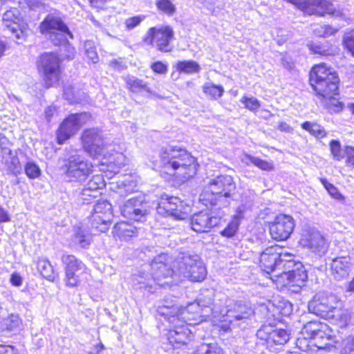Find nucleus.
<instances>
[{
  "mask_svg": "<svg viewBox=\"0 0 354 354\" xmlns=\"http://www.w3.org/2000/svg\"><path fill=\"white\" fill-rule=\"evenodd\" d=\"M157 166L160 171L185 182L194 177L198 169L196 159L186 150L176 146L162 147Z\"/></svg>",
  "mask_w": 354,
  "mask_h": 354,
  "instance_id": "1",
  "label": "nucleus"
},
{
  "mask_svg": "<svg viewBox=\"0 0 354 354\" xmlns=\"http://www.w3.org/2000/svg\"><path fill=\"white\" fill-rule=\"evenodd\" d=\"M234 178L229 175H220L211 179L200 195V201L205 206L218 209L230 205L236 189Z\"/></svg>",
  "mask_w": 354,
  "mask_h": 354,
  "instance_id": "2",
  "label": "nucleus"
},
{
  "mask_svg": "<svg viewBox=\"0 0 354 354\" xmlns=\"http://www.w3.org/2000/svg\"><path fill=\"white\" fill-rule=\"evenodd\" d=\"M84 149L91 156L97 158L102 156V165H107L109 169L114 173L125 165L124 156L119 152H114L107 156V147L104 145L101 132L97 129H86L82 136Z\"/></svg>",
  "mask_w": 354,
  "mask_h": 354,
  "instance_id": "3",
  "label": "nucleus"
},
{
  "mask_svg": "<svg viewBox=\"0 0 354 354\" xmlns=\"http://www.w3.org/2000/svg\"><path fill=\"white\" fill-rule=\"evenodd\" d=\"M166 260L167 256L164 254L155 257L148 266L152 270L151 276L144 272L135 274L133 279V286L149 293L154 292L157 286H164L165 283H160V279L172 276L175 272L166 264Z\"/></svg>",
  "mask_w": 354,
  "mask_h": 354,
  "instance_id": "4",
  "label": "nucleus"
},
{
  "mask_svg": "<svg viewBox=\"0 0 354 354\" xmlns=\"http://www.w3.org/2000/svg\"><path fill=\"white\" fill-rule=\"evenodd\" d=\"M309 82L316 93L324 98L338 94L339 77L336 73L327 68L324 63L312 68Z\"/></svg>",
  "mask_w": 354,
  "mask_h": 354,
  "instance_id": "5",
  "label": "nucleus"
},
{
  "mask_svg": "<svg viewBox=\"0 0 354 354\" xmlns=\"http://www.w3.org/2000/svg\"><path fill=\"white\" fill-rule=\"evenodd\" d=\"M158 312L173 325L172 328L168 330L167 335L169 344L174 347L186 344L193 338L194 335L191 330L187 324H185L186 323L179 318H176L175 315H171L166 306L160 307Z\"/></svg>",
  "mask_w": 354,
  "mask_h": 354,
  "instance_id": "6",
  "label": "nucleus"
},
{
  "mask_svg": "<svg viewBox=\"0 0 354 354\" xmlns=\"http://www.w3.org/2000/svg\"><path fill=\"white\" fill-rule=\"evenodd\" d=\"M286 266L288 270L274 274L273 281L281 286L293 287L292 291L298 292L308 279L306 270L300 262L288 261Z\"/></svg>",
  "mask_w": 354,
  "mask_h": 354,
  "instance_id": "7",
  "label": "nucleus"
},
{
  "mask_svg": "<svg viewBox=\"0 0 354 354\" xmlns=\"http://www.w3.org/2000/svg\"><path fill=\"white\" fill-rule=\"evenodd\" d=\"M308 15L324 16L329 15L342 17L344 14L337 9L330 0H285Z\"/></svg>",
  "mask_w": 354,
  "mask_h": 354,
  "instance_id": "8",
  "label": "nucleus"
},
{
  "mask_svg": "<svg viewBox=\"0 0 354 354\" xmlns=\"http://www.w3.org/2000/svg\"><path fill=\"white\" fill-rule=\"evenodd\" d=\"M64 167L66 177L71 182H83L93 171V164L84 156L77 153L70 155Z\"/></svg>",
  "mask_w": 354,
  "mask_h": 354,
  "instance_id": "9",
  "label": "nucleus"
},
{
  "mask_svg": "<svg viewBox=\"0 0 354 354\" xmlns=\"http://www.w3.org/2000/svg\"><path fill=\"white\" fill-rule=\"evenodd\" d=\"M40 32L54 45H61L66 42V36L73 38L68 26L59 17L48 15L39 26Z\"/></svg>",
  "mask_w": 354,
  "mask_h": 354,
  "instance_id": "10",
  "label": "nucleus"
},
{
  "mask_svg": "<svg viewBox=\"0 0 354 354\" xmlns=\"http://www.w3.org/2000/svg\"><path fill=\"white\" fill-rule=\"evenodd\" d=\"M174 32L169 26L161 28L152 27L147 32L144 41L148 45H151L158 50L162 53L172 51L173 46L171 44L174 39Z\"/></svg>",
  "mask_w": 354,
  "mask_h": 354,
  "instance_id": "11",
  "label": "nucleus"
},
{
  "mask_svg": "<svg viewBox=\"0 0 354 354\" xmlns=\"http://www.w3.org/2000/svg\"><path fill=\"white\" fill-rule=\"evenodd\" d=\"M122 215L130 220L144 222L150 212L149 202L142 195H139L127 200L120 206Z\"/></svg>",
  "mask_w": 354,
  "mask_h": 354,
  "instance_id": "12",
  "label": "nucleus"
},
{
  "mask_svg": "<svg viewBox=\"0 0 354 354\" xmlns=\"http://www.w3.org/2000/svg\"><path fill=\"white\" fill-rule=\"evenodd\" d=\"M212 304V300L209 299L207 302L202 303L194 301L189 303L187 306L179 307L177 305H172L171 307L166 306L169 308L171 315H175L176 318H179L187 324H195V322L201 320V309L203 307H209Z\"/></svg>",
  "mask_w": 354,
  "mask_h": 354,
  "instance_id": "13",
  "label": "nucleus"
},
{
  "mask_svg": "<svg viewBox=\"0 0 354 354\" xmlns=\"http://www.w3.org/2000/svg\"><path fill=\"white\" fill-rule=\"evenodd\" d=\"M190 211V206L176 196L162 199L157 207V212L160 214L170 216L178 220L185 219Z\"/></svg>",
  "mask_w": 354,
  "mask_h": 354,
  "instance_id": "14",
  "label": "nucleus"
},
{
  "mask_svg": "<svg viewBox=\"0 0 354 354\" xmlns=\"http://www.w3.org/2000/svg\"><path fill=\"white\" fill-rule=\"evenodd\" d=\"M290 255L283 253L282 249L277 245L270 246L265 249L260 255V267L268 274H272L270 278L274 279L273 275L281 272L280 263L278 260H286Z\"/></svg>",
  "mask_w": 354,
  "mask_h": 354,
  "instance_id": "15",
  "label": "nucleus"
},
{
  "mask_svg": "<svg viewBox=\"0 0 354 354\" xmlns=\"http://www.w3.org/2000/svg\"><path fill=\"white\" fill-rule=\"evenodd\" d=\"M61 261L64 267L65 285L71 288L77 286L80 283V274L86 270V266L73 254H63Z\"/></svg>",
  "mask_w": 354,
  "mask_h": 354,
  "instance_id": "16",
  "label": "nucleus"
},
{
  "mask_svg": "<svg viewBox=\"0 0 354 354\" xmlns=\"http://www.w3.org/2000/svg\"><path fill=\"white\" fill-rule=\"evenodd\" d=\"M87 113H74L66 118L57 131V140L59 145L75 135L80 128L90 118Z\"/></svg>",
  "mask_w": 354,
  "mask_h": 354,
  "instance_id": "17",
  "label": "nucleus"
},
{
  "mask_svg": "<svg viewBox=\"0 0 354 354\" xmlns=\"http://www.w3.org/2000/svg\"><path fill=\"white\" fill-rule=\"evenodd\" d=\"M59 58L54 53H44L41 55L38 68L42 70L44 82L47 87L55 86L59 80Z\"/></svg>",
  "mask_w": 354,
  "mask_h": 354,
  "instance_id": "18",
  "label": "nucleus"
},
{
  "mask_svg": "<svg viewBox=\"0 0 354 354\" xmlns=\"http://www.w3.org/2000/svg\"><path fill=\"white\" fill-rule=\"evenodd\" d=\"M341 301L334 295L309 303L308 309L318 316L330 319L339 315Z\"/></svg>",
  "mask_w": 354,
  "mask_h": 354,
  "instance_id": "19",
  "label": "nucleus"
},
{
  "mask_svg": "<svg viewBox=\"0 0 354 354\" xmlns=\"http://www.w3.org/2000/svg\"><path fill=\"white\" fill-rule=\"evenodd\" d=\"M113 218L112 205L106 200L99 201L95 205L91 216L93 227L104 232Z\"/></svg>",
  "mask_w": 354,
  "mask_h": 354,
  "instance_id": "20",
  "label": "nucleus"
},
{
  "mask_svg": "<svg viewBox=\"0 0 354 354\" xmlns=\"http://www.w3.org/2000/svg\"><path fill=\"white\" fill-rule=\"evenodd\" d=\"M295 227L293 218L287 214H279L270 225V233L273 239L284 241L290 237Z\"/></svg>",
  "mask_w": 354,
  "mask_h": 354,
  "instance_id": "21",
  "label": "nucleus"
},
{
  "mask_svg": "<svg viewBox=\"0 0 354 354\" xmlns=\"http://www.w3.org/2000/svg\"><path fill=\"white\" fill-rule=\"evenodd\" d=\"M253 313L252 308L245 303L230 301L223 315L224 321L231 324H236L238 322L248 319Z\"/></svg>",
  "mask_w": 354,
  "mask_h": 354,
  "instance_id": "22",
  "label": "nucleus"
},
{
  "mask_svg": "<svg viewBox=\"0 0 354 354\" xmlns=\"http://www.w3.org/2000/svg\"><path fill=\"white\" fill-rule=\"evenodd\" d=\"M299 243L302 247L319 254H324L327 251L325 239L316 230L304 231Z\"/></svg>",
  "mask_w": 354,
  "mask_h": 354,
  "instance_id": "23",
  "label": "nucleus"
},
{
  "mask_svg": "<svg viewBox=\"0 0 354 354\" xmlns=\"http://www.w3.org/2000/svg\"><path fill=\"white\" fill-rule=\"evenodd\" d=\"M257 337L268 347L273 344L283 345L289 339V334L284 329H274L271 326H263L257 332Z\"/></svg>",
  "mask_w": 354,
  "mask_h": 354,
  "instance_id": "24",
  "label": "nucleus"
},
{
  "mask_svg": "<svg viewBox=\"0 0 354 354\" xmlns=\"http://www.w3.org/2000/svg\"><path fill=\"white\" fill-rule=\"evenodd\" d=\"M221 216H212L207 212L195 214L190 219L192 229L196 232H207L220 223Z\"/></svg>",
  "mask_w": 354,
  "mask_h": 354,
  "instance_id": "25",
  "label": "nucleus"
},
{
  "mask_svg": "<svg viewBox=\"0 0 354 354\" xmlns=\"http://www.w3.org/2000/svg\"><path fill=\"white\" fill-rule=\"evenodd\" d=\"M20 12L17 8H11L3 15V25L17 40H24L26 37L24 31L20 28Z\"/></svg>",
  "mask_w": 354,
  "mask_h": 354,
  "instance_id": "26",
  "label": "nucleus"
},
{
  "mask_svg": "<svg viewBox=\"0 0 354 354\" xmlns=\"http://www.w3.org/2000/svg\"><path fill=\"white\" fill-rule=\"evenodd\" d=\"M353 268V263L348 256L338 257L330 263L331 274L337 280H342L348 277Z\"/></svg>",
  "mask_w": 354,
  "mask_h": 354,
  "instance_id": "27",
  "label": "nucleus"
},
{
  "mask_svg": "<svg viewBox=\"0 0 354 354\" xmlns=\"http://www.w3.org/2000/svg\"><path fill=\"white\" fill-rule=\"evenodd\" d=\"M200 261L201 259L198 255L189 252H182L177 258L178 266L176 272L183 276Z\"/></svg>",
  "mask_w": 354,
  "mask_h": 354,
  "instance_id": "28",
  "label": "nucleus"
},
{
  "mask_svg": "<svg viewBox=\"0 0 354 354\" xmlns=\"http://www.w3.org/2000/svg\"><path fill=\"white\" fill-rule=\"evenodd\" d=\"M304 331L310 335V337L315 340V345L319 349H330L333 346L330 340L327 337L328 342L322 344L319 342V339L323 338L324 332L320 329V325L317 322H310L304 325Z\"/></svg>",
  "mask_w": 354,
  "mask_h": 354,
  "instance_id": "29",
  "label": "nucleus"
},
{
  "mask_svg": "<svg viewBox=\"0 0 354 354\" xmlns=\"http://www.w3.org/2000/svg\"><path fill=\"white\" fill-rule=\"evenodd\" d=\"M250 207V204L248 205L243 204L239 205L236 209V214L234 216L233 220L228 223L227 227L221 231V235L229 238L233 236L239 228L240 220L243 217L244 212Z\"/></svg>",
  "mask_w": 354,
  "mask_h": 354,
  "instance_id": "30",
  "label": "nucleus"
},
{
  "mask_svg": "<svg viewBox=\"0 0 354 354\" xmlns=\"http://www.w3.org/2000/svg\"><path fill=\"white\" fill-rule=\"evenodd\" d=\"M137 232L136 227L124 221L116 223L113 229L114 236L124 240L137 235Z\"/></svg>",
  "mask_w": 354,
  "mask_h": 354,
  "instance_id": "31",
  "label": "nucleus"
},
{
  "mask_svg": "<svg viewBox=\"0 0 354 354\" xmlns=\"http://www.w3.org/2000/svg\"><path fill=\"white\" fill-rule=\"evenodd\" d=\"M92 236L90 231L84 227L75 226L73 241L82 248H87L91 243Z\"/></svg>",
  "mask_w": 354,
  "mask_h": 354,
  "instance_id": "32",
  "label": "nucleus"
},
{
  "mask_svg": "<svg viewBox=\"0 0 354 354\" xmlns=\"http://www.w3.org/2000/svg\"><path fill=\"white\" fill-rule=\"evenodd\" d=\"M3 158L8 169L12 173L17 174L21 171L19 160L16 156H12V151L7 148L2 149Z\"/></svg>",
  "mask_w": 354,
  "mask_h": 354,
  "instance_id": "33",
  "label": "nucleus"
},
{
  "mask_svg": "<svg viewBox=\"0 0 354 354\" xmlns=\"http://www.w3.org/2000/svg\"><path fill=\"white\" fill-rule=\"evenodd\" d=\"M137 176L134 174H125L122 179L117 182L119 192L122 194L123 191L126 192H132L138 185Z\"/></svg>",
  "mask_w": 354,
  "mask_h": 354,
  "instance_id": "34",
  "label": "nucleus"
},
{
  "mask_svg": "<svg viewBox=\"0 0 354 354\" xmlns=\"http://www.w3.org/2000/svg\"><path fill=\"white\" fill-rule=\"evenodd\" d=\"M37 270L44 278L48 281H53L57 277L53 266L46 259H40L37 261Z\"/></svg>",
  "mask_w": 354,
  "mask_h": 354,
  "instance_id": "35",
  "label": "nucleus"
},
{
  "mask_svg": "<svg viewBox=\"0 0 354 354\" xmlns=\"http://www.w3.org/2000/svg\"><path fill=\"white\" fill-rule=\"evenodd\" d=\"M206 275V268L202 261H200L183 277L193 281H201L205 279Z\"/></svg>",
  "mask_w": 354,
  "mask_h": 354,
  "instance_id": "36",
  "label": "nucleus"
},
{
  "mask_svg": "<svg viewBox=\"0 0 354 354\" xmlns=\"http://www.w3.org/2000/svg\"><path fill=\"white\" fill-rule=\"evenodd\" d=\"M203 91L210 99L217 100L223 95L224 88L221 85H216L211 82H206L203 86Z\"/></svg>",
  "mask_w": 354,
  "mask_h": 354,
  "instance_id": "37",
  "label": "nucleus"
},
{
  "mask_svg": "<svg viewBox=\"0 0 354 354\" xmlns=\"http://www.w3.org/2000/svg\"><path fill=\"white\" fill-rule=\"evenodd\" d=\"M242 161L246 165L253 164L261 169L265 171H270L273 169L272 163L248 154L243 156Z\"/></svg>",
  "mask_w": 354,
  "mask_h": 354,
  "instance_id": "38",
  "label": "nucleus"
},
{
  "mask_svg": "<svg viewBox=\"0 0 354 354\" xmlns=\"http://www.w3.org/2000/svg\"><path fill=\"white\" fill-rule=\"evenodd\" d=\"M176 67L178 71L189 74L198 73L201 70L199 64L193 60L179 61Z\"/></svg>",
  "mask_w": 354,
  "mask_h": 354,
  "instance_id": "39",
  "label": "nucleus"
},
{
  "mask_svg": "<svg viewBox=\"0 0 354 354\" xmlns=\"http://www.w3.org/2000/svg\"><path fill=\"white\" fill-rule=\"evenodd\" d=\"M126 83L129 90L132 92L138 93L142 91H146L148 93L150 92L147 84L143 80L135 77H127L126 78Z\"/></svg>",
  "mask_w": 354,
  "mask_h": 354,
  "instance_id": "40",
  "label": "nucleus"
},
{
  "mask_svg": "<svg viewBox=\"0 0 354 354\" xmlns=\"http://www.w3.org/2000/svg\"><path fill=\"white\" fill-rule=\"evenodd\" d=\"M301 127L308 131L311 135L318 138H322L326 135V132L324 127L317 123L307 121L301 124Z\"/></svg>",
  "mask_w": 354,
  "mask_h": 354,
  "instance_id": "41",
  "label": "nucleus"
},
{
  "mask_svg": "<svg viewBox=\"0 0 354 354\" xmlns=\"http://www.w3.org/2000/svg\"><path fill=\"white\" fill-rule=\"evenodd\" d=\"M104 186V180L102 175L97 174L92 176V178L87 182L84 187L93 191L94 194H99L100 189Z\"/></svg>",
  "mask_w": 354,
  "mask_h": 354,
  "instance_id": "42",
  "label": "nucleus"
},
{
  "mask_svg": "<svg viewBox=\"0 0 354 354\" xmlns=\"http://www.w3.org/2000/svg\"><path fill=\"white\" fill-rule=\"evenodd\" d=\"M194 354H223V350L216 344H201Z\"/></svg>",
  "mask_w": 354,
  "mask_h": 354,
  "instance_id": "43",
  "label": "nucleus"
},
{
  "mask_svg": "<svg viewBox=\"0 0 354 354\" xmlns=\"http://www.w3.org/2000/svg\"><path fill=\"white\" fill-rule=\"evenodd\" d=\"M156 4L159 10L169 16L176 12V6L170 0H158Z\"/></svg>",
  "mask_w": 354,
  "mask_h": 354,
  "instance_id": "44",
  "label": "nucleus"
},
{
  "mask_svg": "<svg viewBox=\"0 0 354 354\" xmlns=\"http://www.w3.org/2000/svg\"><path fill=\"white\" fill-rule=\"evenodd\" d=\"M93 192L84 187L77 197L78 203L82 204H89L93 199L97 198L100 194H94Z\"/></svg>",
  "mask_w": 354,
  "mask_h": 354,
  "instance_id": "45",
  "label": "nucleus"
},
{
  "mask_svg": "<svg viewBox=\"0 0 354 354\" xmlns=\"http://www.w3.org/2000/svg\"><path fill=\"white\" fill-rule=\"evenodd\" d=\"M21 319L17 315H10L3 319V327L8 330H13L19 327Z\"/></svg>",
  "mask_w": 354,
  "mask_h": 354,
  "instance_id": "46",
  "label": "nucleus"
},
{
  "mask_svg": "<svg viewBox=\"0 0 354 354\" xmlns=\"http://www.w3.org/2000/svg\"><path fill=\"white\" fill-rule=\"evenodd\" d=\"M340 354H354V336L344 338L340 345Z\"/></svg>",
  "mask_w": 354,
  "mask_h": 354,
  "instance_id": "47",
  "label": "nucleus"
},
{
  "mask_svg": "<svg viewBox=\"0 0 354 354\" xmlns=\"http://www.w3.org/2000/svg\"><path fill=\"white\" fill-rule=\"evenodd\" d=\"M84 50L88 58L93 63H97L98 62L99 57L93 41H86L84 43Z\"/></svg>",
  "mask_w": 354,
  "mask_h": 354,
  "instance_id": "48",
  "label": "nucleus"
},
{
  "mask_svg": "<svg viewBox=\"0 0 354 354\" xmlns=\"http://www.w3.org/2000/svg\"><path fill=\"white\" fill-rule=\"evenodd\" d=\"M68 36H66V42L58 46H62L60 49L61 56L68 59H72L74 58L75 50V48L68 43Z\"/></svg>",
  "mask_w": 354,
  "mask_h": 354,
  "instance_id": "49",
  "label": "nucleus"
},
{
  "mask_svg": "<svg viewBox=\"0 0 354 354\" xmlns=\"http://www.w3.org/2000/svg\"><path fill=\"white\" fill-rule=\"evenodd\" d=\"M322 184L324 185L325 189L328 191V194L337 200H343L344 196L338 191V189L331 183L327 181L325 178H320Z\"/></svg>",
  "mask_w": 354,
  "mask_h": 354,
  "instance_id": "50",
  "label": "nucleus"
},
{
  "mask_svg": "<svg viewBox=\"0 0 354 354\" xmlns=\"http://www.w3.org/2000/svg\"><path fill=\"white\" fill-rule=\"evenodd\" d=\"M330 149L331 154L333 155L334 159L337 160H340L345 153V151H343L341 149V145L339 141L333 140L330 143Z\"/></svg>",
  "mask_w": 354,
  "mask_h": 354,
  "instance_id": "51",
  "label": "nucleus"
},
{
  "mask_svg": "<svg viewBox=\"0 0 354 354\" xmlns=\"http://www.w3.org/2000/svg\"><path fill=\"white\" fill-rule=\"evenodd\" d=\"M25 173L28 178L34 179L40 176L41 169L35 163L29 162L25 166Z\"/></svg>",
  "mask_w": 354,
  "mask_h": 354,
  "instance_id": "52",
  "label": "nucleus"
},
{
  "mask_svg": "<svg viewBox=\"0 0 354 354\" xmlns=\"http://www.w3.org/2000/svg\"><path fill=\"white\" fill-rule=\"evenodd\" d=\"M241 102L245 104L246 109L251 111H257L261 106L259 101L255 97H243Z\"/></svg>",
  "mask_w": 354,
  "mask_h": 354,
  "instance_id": "53",
  "label": "nucleus"
},
{
  "mask_svg": "<svg viewBox=\"0 0 354 354\" xmlns=\"http://www.w3.org/2000/svg\"><path fill=\"white\" fill-rule=\"evenodd\" d=\"M28 8L35 11H43L46 10V3L44 0H26Z\"/></svg>",
  "mask_w": 354,
  "mask_h": 354,
  "instance_id": "54",
  "label": "nucleus"
},
{
  "mask_svg": "<svg viewBox=\"0 0 354 354\" xmlns=\"http://www.w3.org/2000/svg\"><path fill=\"white\" fill-rule=\"evenodd\" d=\"M344 44L346 48L354 56V29L345 34L344 37Z\"/></svg>",
  "mask_w": 354,
  "mask_h": 354,
  "instance_id": "55",
  "label": "nucleus"
},
{
  "mask_svg": "<svg viewBox=\"0 0 354 354\" xmlns=\"http://www.w3.org/2000/svg\"><path fill=\"white\" fill-rule=\"evenodd\" d=\"M310 49L316 54L321 55H330V50L327 46L319 44H310L309 45Z\"/></svg>",
  "mask_w": 354,
  "mask_h": 354,
  "instance_id": "56",
  "label": "nucleus"
},
{
  "mask_svg": "<svg viewBox=\"0 0 354 354\" xmlns=\"http://www.w3.org/2000/svg\"><path fill=\"white\" fill-rule=\"evenodd\" d=\"M143 19L144 17L141 16H135L127 19L124 24L127 29L131 30L138 26L143 20Z\"/></svg>",
  "mask_w": 354,
  "mask_h": 354,
  "instance_id": "57",
  "label": "nucleus"
},
{
  "mask_svg": "<svg viewBox=\"0 0 354 354\" xmlns=\"http://www.w3.org/2000/svg\"><path fill=\"white\" fill-rule=\"evenodd\" d=\"M151 70L158 74H166L168 68L167 66L161 62H156L151 65Z\"/></svg>",
  "mask_w": 354,
  "mask_h": 354,
  "instance_id": "58",
  "label": "nucleus"
},
{
  "mask_svg": "<svg viewBox=\"0 0 354 354\" xmlns=\"http://www.w3.org/2000/svg\"><path fill=\"white\" fill-rule=\"evenodd\" d=\"M64 97L71 104L75 102L73 88L71 86H66L64 87Z\"/></svg>",
  "mask_w": 354,
  "mask_h": 354,
  "instance_id": "59",
  "label": "nucleus"
},
{
  "mask_svg": "<svg viewBox=\"0 0 354 354\" xmlns=\"http://www.w3.org/2000/svg\"><path fill=\"white\" fill-rule=\"evenodd\" d=\"M345 154L346 155V164L354 167V148L351 147H346Z\"/></svg>",
  "mask_w": 354,
  "mask_h": 354,
  "instance_id": "60",
  "label": "nucleus"
},
{
  "mask_svg": "<svg viewBox=\"0 0 354 354\" xmlns=\"http://www.w3.org/2000/svg\"><path fill=\"white\" fill-rule=\"evenodd\" d=\"M322 28H324V32H320L321 35H324V37L333 35L338 31V29L328 25H324Z\"/></svg>",
  "mask_w": 354,
  "mask_h": 354,
  "instance_id": "61",
  "label": "nucleus"
},
{
  "mask_svg": "<svg viewBox=\"0 0 354 354\" xmlns=\"http://www.w3.org/2000/svg\"><path fill=\"white\" fill-rule=\"evenodd\" d=\"M56 112V108L54 106H48L44 112L45 118L48 122H49Z\"/></svg>",
  "mask_w": 354,
  "mask_h": 354,
  "instance_id": "62",
  "label": "nucleus"
},
{
  "mask_svg": "<svg viewBox=\"0 0 354 354\" xmlns=\"http://www.w3.org/2000/svg\"><path fill=\"white\" fill-rule=\"evenodd\" d=\"M0 354H17L13 346L0 345Z\"/></svg>",
  "mask_w": 354,
  "mask_h": 354,
  "instance_id": "63",
  "label": "nucleus"
},
{
  "mask_svg": "<svg viewBox=\"0 0 354 354\" xmlns=\"http://www.w3.org/2000/svg\"><path fill=\"white\" fill-rule=\"evenodd\" d=\"M10 282L15 286H20L22 283V278L19 274L14 273L11 275Z\"/></svg>",
  "mask_w": 354,
  "mask_h": 354,
  "instance_id": "64",
  "label": "nucleus"
}]
</instances>
